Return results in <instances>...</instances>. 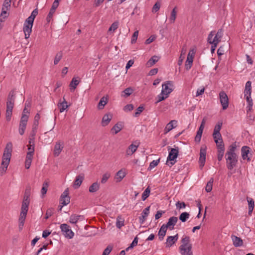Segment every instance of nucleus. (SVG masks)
Returning <instances> with one entry per match:
<instances>
[{
	"label": "nucleus",
	"instance_id": "1",
	"mask_svg": "<svg viewBox=\"0 0 255 255\" xmlns=\"http://www.w3.org/2000/svg\"><path fill=\"white\" fill-rule=\"evenodd\" d=\"M236 149L235 144L231 145L225 154L227 167L230 170L236 166L238 162V156L235 153Z\"/></svg>",
	"mask_w": 255,
	"mask_h": 255
},
{
	"label": "nucleus",
	"instance_id": "2",
	"mask_svg": "<svg viewBox=\"0 0 255 255\" xmlns=\"http://www.w3.org/2000/svg\"><path fill=\"white\" fill-rule=\"evenodd\" d=\"M12 150V143L10 142L7 143L2 157V161L0 167V173L2 175L5 173L9 164Z\"/></svg>",
	"mask_w": 255,
	"mask_h": 255
},
{
	"label": "nucleus",
	"instance_id": "3",
	"mask_svg": "<svg viewBox=\"0 0 255 255\" xmlns=\"http://www.w3.org/2000/svg\"><path fill=\"white\" fill-rule=\"evenodd\" d=\"M15 102V93L13 90L9 92L6 101V110L5 119L7 121H9L12 116V110Z\"/></svg>",
	"mask_w": 255,
	"mask_h": 255
},
{
	"label": "nucleus",
	"instance_id": "4",
	"mask_svg": "<svg viewBox=\"0 0 255 255\" xmlns=\"http://www.w3.org/2000/svg\"><path fill=\"white\" fill-rule=\"evenodd\" d=\"M182 245L179 247L180 253L182 255H193L192 251V244L190 243V237L185 236L182 238Z\"/></svg>",
	"mask_w": 255,
	"mask_h": 255
},
{
	"label": "nucleus",
	"instance_id": "5",
	"mask_svg": "<svg viewBox=\"0 0 255 255\" xmlns=\"http://www.w3.org/2000/svg\"><path fill=\"white\" fill-rule=\"evenodd\" d=\"M178 148H171L170 151L169 152V155L167 157V159L166 164L170 166L173 165L175 161H173L178 155Z\"/></svg>",
	"mask_w": 255,
	"mask_h": 255
},
{
	"label": "nucleus",
	"instance_id": "6",
	"mask_svg": "<svg viewBox=\"0 0 255 255\" xmlns=\"http://www.w3.org/2000/svg\"><path fill=\"white\" fill-rule=\"evenodd\" d=\"M222 124V122H219L215 127L213 137L215 142H219L220 141H223L222 138V135L220 132Z\"/></svg>",
	"mask_w": 255,
	"mask_h": 255
},
{
	"label": "nucleus",
	"instance_id": "7",
	"mask_svg": "<svg viewBox=\"0 0 255 255\" xmlns=\"http://www.w3.org/2000/svg\"><path fill=\"white\" fill-rule=\"evenodd\" d=\"M161 92L168 97L169 95L173 90V82L171 81H167L162 85Z\"/></svg>",
	"mask_w": 255,
	"mask_h": 255
},
{
	"label": "nucleus",
	"instance_id": "8",
	"mask_svg": "<svg viewBox=\"0 0 255 255\" xmlns=\"http://www.w3.org/2000/svg\"><path fill=\"white\" fill-rule=\"evenodd\" d=\"M33 22L25 20L23 27V31L24 33V36L25 39H28L32 32V28L33 26Z\"/></svg>",
	"mask_w": 255,
	"mask_h": 255
},
{
	"label": "nucleus",
	"instance_id": "9",
	"mask_svg": "<svg viewBox=\"0 0 255 255\" xmlns=\"http://www.w3.org/2000/svg\"><path fill=\"white\" fill-rule=\"evenodd\" d=\"M29 116H21L18 127L19 133L22 135L25 132Z\"/></svg>",
	"mask_w": 255,
	"mask_h": 255
},
{
	"label": "nucleus",
	"instance_id": "10",
	"mask_svg": "<svg viewBox=\"0 0 255 255\" xmlns=\"http://www.w3.org/2000/svg\"><path fill=\"white\" fill-rule=\"evenodd\" d=\"M60 228L65 237L69 239H72L73 237L74 234L67 224H62L60 225Z\"/></svg>",
	"mask_w": 255,
	"mask_h": 255
},
{
	"label": "nucleus",
	"instance_id": "11",
	"mask_svg": "<svg viewBox=\"0 0 255 255\" xmlns=\"http://www.w3.org/2000/svg\"><path fill=\"white\" fill-rule=\"evenodd\" d=\"M219 98L223 110H226L229 106V99L227 95L224 91H221L219 93Z\"/></svg>",
	"mask_w": 255,
	"mask_h": 255
},
{
	"label": "nucleus",
	"instance_id": "12",
	"mask_svg": "<svg viewBox=\"0 0 255 255\" xmlns=\"http://www.w3.org/2000/svg\"><path fill=\"white\" fill-rule=\"evenodd\" d=\"M70 202V197L69 196V189L67 188L61 194L60 198V203L61 205H67Z\"/></svg>",
	"mask_w": 255,
	"mask_h": 255
},
{
	"label": "nucleus",
	"instance_id": "13",
	"mask_svg": "<svg viewBox=\"0 0 255 255\" xmlns=\"http://www.w3.org/2000/svg\"><path fill=\"white\" fill-rule=\"evenodd\" d=\"M207 146L205 145H202L200 148L199 164L201 168H202L205 162L206 155Z\"/></svg>",
	"mask_w": 255,
	"mask_h": 255
},
{
	"label": "nucleus",
	"instance_id": "14",
	"mask_svg": "<svg viewBox=\"0 0 255 255\" xmlns=\"http://www.w3.org/2000/svg\"><path fill=\"white\" fill-rule=\"evenodd\" d=\"M218 148V160L220 161L223 159L224 155L225 146L223 141L216 142Z\"/></svg>",
	"mask_w": 255,
	"mask_h": 255
},
{
	"label": "nucleus",
	"instance_id": "15",
	"mask_svg": "<svg viewBox=\"0 0 255 255\" xmlns=\"http://www.w3.org/2000/svg\"><path fill=\"white\" fill-rule=\"evenodd\" d=\"M178 222V218L176 217H170L166 224H163L164 225L166 229H168L169 230L171 231L174 229V226Z\"/></svg>",
	"mask_w": 255,
	"mask_h": 255
},
{
	"label": "nucleus",
	"instance_id": "16",
	"mask_svg": "<svg viewBox=\"0 0 255 255\" xmlns=\"http://www.w3.org/2000/svg\"><path fill=\"white\" fill-rule=\"evenodd\" d=\"M64 143L63 142L58 141L56 142L54 146L53 153L55 156H58L62 151L64 146Z\"/></svg>",
	"mask_w": 255,
	"mask_h": 255
},
{
	"label": "nucleus",
	"instance_id": "17",
	"mask_svg": "<svg viewBox=\"0 0 255 255\" xmlns=\"http://www.w3.org/2000/svg\"><path fill=\"white\" fill-rule=\"evenodd\" d=\"M84 179V174L83 173H81L77 176L74 182L73 187L75 189L78 188L81 185Z\"/></svg>",
	"mask_w": 255,
	"mask_h": 255
},
{
	"label": "nucleus",
	"instance_id": "18",
	"mask_svg": "<svg viewBox=\"0 0 255 255\" xmlns=\"http://www.w3.org/2000/svg\"><path fill=\"white\" fill-rule=\"evenodd\" d=\"M178 235L177 234L174 236H168L166 239V242L165 243L166 247H171L173 244L175 243V242L178 240Z\"/></svg>",
	"mask_w": 255,
	"mask_h": 255
},
{
	"label": "nucleus",
	"instance_id": "19",
	"mask_svg": "<svg viewBox=\"0 0 255 255\" xmlns=\"http://www.w3.org/2000/svg\"><path fill=\"white\" fill-rule=\"evenodd\" d=\"M59 5V3H57V0L54 1L52 4L51 8H50V11L47 15L46 20L47 22H49L51 19L52 18L53 14L54 13L56 9Z\"/></svg>",
	"mask_w": 255,
	"mask_h": 255
},
{
	"label": "nucleus",
	"instance_id": "20",
	"mask_svg": "<svg viewBox=\"0 0 255 255\" xmlns=\"http://www.w3.org/2000/svg\"><path fill=\"white\" fill-rule=\"evenodd\" d=\"M177 121L176 120H172L168 123L164 128V133L166 134L168 133L172 129L176 128L177 126Z\"/></svg>",
	"mask_w": 255,
	"mask_h": 255
},
{
	"label": "nucleus",
	"instance_id": "21",
	"mask_svg": "<svg viewBox=\"0 0 255 255\" xmlns=\"http://www.w3.org/2000/svg\"><path fill=\"white\" fill-rule=\"evenodd\" d=\"M250 148L248 146H244L241 149L242 156L243 159H247L248 161H250L251 158L249 157L248 154L250 152Z\"/></svg>",
	"mask_w": 255,
	"mask_h": 255
},
{
	"label": "nucleus",
	"instance_id": "22",
	"mask_svg": "<svg viewBox=\"0 0 255 255\" xmlns=\"http://www.w3.org/2000/svg\"><path fill=\"white\" fill-rule=\"evenodd\" d=\"M124 128L122 122L117 123L111 129V132L114 134H117L120 132Z\"/></svg>",
	"mask_w": 255,
	"mask_h": 255
},
{
	"label": "nucleus",
	"instance_id": "23",
	"mask_svg": "<svg viewBox=\"0 0 255 255\" xmlns=\"http://www.w3.org/2000/svg\"><path fill=\"white\" fill-rule=\"evenodd\" d=\"M139 146V144L137 145H135L133 144H130L128 148L126 150V154L127 155H131L133 153H134L137 150L138 147Z\"/></svg>",
	"mask_w": 255,
	"mask_h": 255
},
{
	"label": "nucleus",
	"instance_id": "24",
	"mask_svg": "<svg viewBox=\"0 0 255 255\" xmlns=\"http://www.w3.org/2000/svg\"><path fill=\"white\" fill-rule=\"evenodd\" d=\"M112 118V115L110 114H106L103 117L102 120V125L103 127H105L107 126L110 121H111Z\"/></svg>",
	"mask_w": 255,
	"mask_h": 255
},
{
	"label": "nucleus",
	"instance_id": "25",
	"mask_svg": "<svg viewBox=\"0 0 255 255\" xmlns=\"http://www.w3.org/2000/svg\"><path fill=\"white\" fill-rule=\"evenodd\" d=\"M149 209L150 206L146 207L143 210L141 216L139 217V221L141 224H142L144 222L146 217L148 215L149 213Z\"/></svg>",
	"mask_w": 255,
	"mask_h": 255
},
{
	"label": "nucleus",
	"instance_id": "26",
	"mask_svg": "<svg viewBox=\"0 0 255 255\" xmlns=\"http://www.w3.org/2000/svg\"><path fill=\"white\" fill-rule=\"evenodd\" d=\"M167 230V229L165 228L164 225H162L161 226L158 233V236L160 241H162L163 240L164 237L166 235Z\"/></svg>",
	"mask_w": 255,
	"mask_h": 255
},
{
	"label": "nucleus",
	"instance_id": "27",
	"mask_svg": "<svg viewBox=\"0 0 255 255\" xmlns=\"http://www.w3.org/2000/svg\"><path fill=\"white\" fill-rule=\"evenodd\" d=\"M223 32L222 29L218 30L212 42L218 44V43L221 41V39L223 36Z\"/></svg>",
	"mask_w": 255,
	"mask_h": 255
},
{
	"label": "nucleus",
	"instance_id": "28",
	"mask_svg": "<svg viewBox=\"0 0 255 255\" xmlns=\"http://www.w3.org/2000/svg\"><path fill=\"white\" fill-rule=\"evenodd\" d=\"M26 215L27 213L22 212H20V215L19 218V228L20 230H22V227L24 224Z\"/></svg>",
	"mask_w": 255,
	"mask_h": 255
},
{
	"label": "nucleus",
	"instance_id": "29",
	"mask_svg": "<svg viewBox=\"0 0 255 255\" xmlns=\"http://www.w3.org/2000/svg\"><path fill=\"white\" fill-rule=\"evenodd\" d=\"M247 200L249 205V212L248 214L249 215H251L255 206V202L254 200L249 197H247Z\"/></svg>",
	"mask_w": 255,
	"mask_h": 255
},
{
	"label": "nucleus",
	"instance_id": "30",
	"mask_svg": "<svg viewBox=\"0 0 255 255\" xmlns=\"http://www.w3.org/2000/svg\"><path fill=\"white\" fill-rule=\"evenodd\" d=\"M159 59V57L157 56H153L147 62L146 65L147 67H151L154 65Z\"/></svg>",
	"mask_w": 255,
	"mask_h": 255
},
{
	"label": "nucleus",
	"instance_id": "31",
	"mask_svg": "<svg viewBox=\"0 0 255 255\" xmlns=\"http://www.w3.org/2000/svg\"><path fill=\"white\" fill-rule=\"evenodd\" d=\"M108 102V96H104L102 97L98 103V107L99 109L102 110L104 108V106L107 104Z\"/></svg>",
	"mask_w": 255,
	"mask_h": 255
},
{
	"label": "nucleus",
	"instance_id": "32",
	"mask_svg": "<svg viewBox=\"0 0 255 255\" xmlns=\"http://www.w3.org/2000/svg\"><path fill=\"white\" fill-rule=\"evenodd\" d=\"M33 156L30 153L26 154L25 161V167L26 169H29L30 167Z\"/></svg>",
	"mask_w": 255,
	"mask_h": 255
},
{
	"label": "nucleus",
	"instance_id": "33",
	"mask_svg": "<svg viewBox=\"0 0 255 255\" xmlns=\"http://www.w3.org/2000/svg\"><path fill=\"white\" fill-rule=\"evenodd\" d=\"M58 107L59 109L60 113H62L65 110H66L69 106L67 105V102L65 100V98H63V101L59 102L58 104Z\"/></svg>",
	"mask_w": 255,
	"mask_h": 255
},
{
	"label": "nucleus",
	"instance_id": "34",
	"mask_svg": "<svg viewBox=\"0 0 255 255\" xmlns=\"http://www.w3.org/2000/svg\"><path fill=\"white\" fill-rule=\"evenodd\" d=\"M29 204V200L23 199L21 208V212L27 213Z\"/></svg>",
	"mask_w": 255,
	"mask_h": 255
},
{
	"label": "nucleus",
	"instance_id": "35",
	"mask_svg": "<svg viewBox=\"0 0 255 255\" xmlns=\"http://www.w3.org/2000/svg\"><path fill=\"white\" fill-rule=\"evenodd\" d=\"M186 53V48L185 46H183L182 48L181 54L179 58V60L178 61V64L179 65H181L183 62V61L184 59V56Z\"/></svg>",
	"mask_w": 255,
	"mask_h": 255
},
{
	"label": "nucleus",
	"instance_id": "36",
	"mask_svg": "<svg viewBox=\"0 0 255 255\" xmlns=\"http://www.w3.org/2000/svg\"><path fill=\"white\" fill-rule=\"evenodd\" d=\"M100 188V185L97 182H94L93 183L90 187L89 189V191L91 193H94L97 192Z\"/></svg>",
	"mask_w": 255,
	"mask_h": 255
},
{
	"label": "nucleus",
	"instance_id": "37",
	"mask_svg": "<svg viewBox=\"0 0 255 255\" xmlns=\"http://www.w3.org/2000/svg\"><path fill=\"white\" fill-rule=\"evenodd\" d=\"M124 222L125 220L122 217V216L120 215L118 216L117 218V227L119 229H121L123 226L125 225Z\"/></svg>",
	"mask_w": 255,
	"mask_h": 255
},
{
	"label": "nucleus",
	"instance_id": "38",
	"mask_svg": "<svg viewBox=\"0 0 255 255\" xmlns=\"http://www.w3.org/2000/svg\"><path fill=\"white\" fill-rule=\"evenodd\" d=\"M233 241L235 247H240L242 246L243 244V240L240 238L236 236H234L233 238Z\"/></svg>",
	"mask_w": 255,
	"mask_h": 255
},
{
	"label": "nucleus",
	"instance_id": "39",
	"mask_svg": "<svg viewBox=\"0 0 255 255\" xmlns=\"http://www.w3.org/2000/svg\"><path fill=\"white\" fill-rule=\"evenodd\" d=\"M176 7H175L171 12L170 16L169 17V20L171 23H174L176 18L177 11Z\"/></svg>",
	"mask_w": 255,
	"mask_h": 255
},
{
	"label": "nucleus",
	"instance_id": "40",
	"mask_svg": "<svg viewBox=\"0 0 255 255\" xmlns=\"http://www.w3.org/2000/svg\"><path fill=\"white\" fill-rule=\"evenodd\" d=\"M80 217H81V215L73 214L70 217L69 222L71 224H76L78 221Z\"/></svg>",
	"mask_w": 255,
	"mask_h": 255
},
{
	"label": "nucleus",
	"instance_id": "41",
	"mask_svg": "<svg viewBox=\"0 0 255 255\" xmlns=\"http://www.w3.org/2000/svg\"><path fill=\"white\" fill-rule=\"evenodd\" d=\"M79 81L76 79L75 78H73L70 84V88L71 90H74L76 88V87L79 84Z\"/></svg>",
	"mask_w": 255,
	"mask_h": 255
},
{
	"label": "nucleus",
	"instance_id": "42",
	"mask_svg": "<svg viewBox=\"0 0 255 255\" xmlns=\"http://www.w3.org/2000/svg\"><path fill=\"white\" fill-rule=\"evenodd\" d=\"M190 215L188 212H183L179 216V220L182 222H185L189 218Z\"/></svg>",
	"mask_w": 255,
	"mask_h": 255
},
{
	"label": "nucleus",
	"instance_id": "43",
	"mask_svg": "<svg viewBox=\"0 0 255 255\" xmlns=\"http://www.w3.org/2000/svg\"><path fill=\"white\" fill-rule=\"evenodd\" d=\"M37 14L38 10L37 9H35L33 10V11L31 13V15L26 19V20L33 22Z\"/></svg>",
	"mask_w": 255,
	"mask_h": 255
},
{
	"label": "nucleus",
	"instance_id": "44",
	"mask_svg": "<svg viewBox=\"0 0 255 255\" xmlns=\"http://www.w3.org/2000/svg\"><path fill=\"white\" fill-rule=\"evenodd\" d=\"M213 182L214 179L213 178H211L208 182L205 188L206 192H210L212 191Z\"/></svg>",
	"mask_w": 255,
	"mask_h": 255
},
{
	"label": "nucleus",
	"instance_id": "45",
	"mask_svg": "<svg viewBox=\"0 0 255 255\" xmlns=\"http://www.w3.org/2000/svg\"><path fill=\"white\" fill-rule=\"evenodd\" d=\"M126 176V173L122 170H119L117 173V181H121Z\"/></svg>",
	"mask_w": 255,
	"mask_h": 255
},
{
	"label": "nucleus",
	"instance_id": "46",
	"mask_svg": "<svg viewBox=\"0 0 255 255\" xmlns=\"http://www.w3.org/2000/svg\"><path fill=\"white\" fill-rule=\"evenodd\" d=\"M48 186H49L48 182H47V181H44L43 182V185H42V187L41 190V193L42 196H43L45 194H46V193L47 191V188L48 187Z\"/></svg>",
	"mask_w": 255,
	"mask_h": 255
},
{
	"label": "nucleus",
	"instance_id": "47",
	"mask_svg": "<svg viewBox=\"0 0 255 255\" xmlns=\"http://www.w3.org/2000/svg\"><path fill=\"white\" fill-rule=\"evenodd\" d=\"M63 56L62 52L61 51L58 52L55 55L54 64V65H57L60 60L61 59Z\"/></svg>",
	"mask_w": 255,
	"mask_h": 255
},
{
	"label": "nucleus",
	"instance_id": "48",
	"mask_svg": "<svg viewBox=\"0 0 255 255\" xmlns=\"http://www.w3.org/2000/svg\"><path fill=\"white\" fill-rule=\"evenodd\" d=\"M167 98V96L165 95L164 94H162V93L161 92V93L156 98V101L155 102V104H157L158 103L164 100Z\"/></svg>",
	"mask_w": 255,
	"mask_h": 255
},
{
	"label": "nucleus",
	"instance_id": "49",
	"mask_svg": "<svg viewBox=\"0 0 255 255\" xmlns=\"http://www.w3.org/2000/svg\"><path fill=\"white\" fill-rule=\"evenodd\" d=\"M150 192V189L149 187L146 188L142 194V199L144 201L149 196Z\"/></svg>",
	"mask_w": 255,
	"mask_h": 255
},
{
	"label": "nucleus",
	"instance_id": "50",
	"mask_svg": "<svg viewBox=\"0 0 255 255\" xmlns=\"http://www.w3.org/2000/svg\"><path fill=\"white\" fill-rule=\"evenodd\" d=\"M159 161H160V158H159L158 159L156 160H153L152 162H151L150 163L148 170H151V169L156 167L159 163Z\"/></svg>",
	"mask_w": 255,
	"mask_h": 255
},
{
	"label": "nucleus",
	"instance_id": "51",
	"mask_svg": "<svg viewBox=\"0 0 255 255\" xmlns=\"http://www.w3.org/2000/svg\"><path fill=\"white\" fill-rule=\"evenodd\" d=\"M195 51L194 49L190 50L187 58L186 60H189L191 62H193V57L195 54Z\"/></svg>",
	"mask_w": 255,
	"mask_h": 255
},
{
	"label": "nucleus",
	"instance_id": "52",
	"mask_svg": "<svg viewBox=\"0 0 255 255\" xmlns=\"http://www.w3.org/2000/svg\"><path fill=\"white\" fill-rule=\"evenodd\" d=\"M137 243H138V238L137 237H135L134 238L133 241L131 243V244L130 245V246L128 247L126 249V250L127 251H128L129 249L133 248L134 246H136L137 245Z\"/></svg>",
	"mask_w": 255,
	"mask_h": 255
},
{
	"label": "nucleus",
	"instance_id": "53",
	"mask_svg": "<svg viewBox=\"0 0 255 255\" xmlns=\"http://www.w3.org/2000/svg\"><path fill=\"white\" fill-rule=\"evenodd\" d=\"M119 26V22L115 21L112 24L110 28H109V31H115Z\"/></svg>",
	"mask_w": 255,
	"mask_h": 255
},
{
	"label": "nucleus",
	"instance_id": "54",
	"mask_svg": "<svg viewBox=\"0 0 255 255\" xmlns=\"http://www.w3.org/2000/svg\"><path fill=\"white\" fill-rule=\"evenodd\" d=\"M30 195V188L27 187L25 190V193L23 197L24 199L29 200V196Z\"/></svg>",
	"mask_w": 255,
	"mask_h": 255
},
{
	"label": "nucleus",
	"instance_id": "55",
	"mask_svg": "<svg viewBox=\"0 0 255 255\" xmlns=\"http://www.w3.org/2000/svg\"><path fill=\"white\" fill-rule=\"evenodd\" d=\"M113 249V246L112 245H109L104 250L102 255H109Z\"/></svg>",
	"mask_w": 255,
	"mask_h": 255
},
{
	"label": "nucleus",
	"instance_id": "56",
	"mask_svg": "<svg viewBox=\"0 0 255 255\" xmlns=\"http://www.w3.org/2000/svg\"><path fill=\"white\" fill-rule=\"evenodd\" d=\"M11 4V0H4V1L2 5V7L6 9V10L9 9Z\"/></svg>",
	"mask_w": 255,
	"mask_h": 255
},
{
	"label": "nucleus",
	"instance_id": "57",
	"mask_svg": "<svg viewBox=\"0 0 255 255\" xmlns=\"http://www.w3.org/2000/svg\"><path fill=\"white\" fill-rule=\"evenodd\" d=\"M110 174L109 173H106L104 174L102 176V178L101 179V183L102 184L105 183L107 181L108 179L110 178Z\"/></svg>",
	"mask_w": 255,
	"mask_h": 255
},
{
	"label": "nucleus",
	"instance_id": "58",
	"mask_svg": "<svg viewBox=\"0 0 255 255\" xmlns=\"http://www.w3.org/2000/svg\"><path fill=\"white\" fill-rule=\"evenodd\" d=\"M138 30H136L134 32V33L132 36L131 40V43L132 44L134 43L136 41V40H137V38L138 37Z\"/></svg>",
	"mask_w": 255,
	"mask_h": 255
},
{
	"label": "nucleus",
	"instance_id": "59",
	"mask_svg": "<svg viewBox=\"0 0 255 255\" xmlns=\"http://www.w3.org/2000/svg\"><path fill=\"white\" fill-rule=\"evenodd\" d=\"M123 92L125 94V95L124 96L128 97L130 95H131L133 92V90L132 88L129 87L126 88Z\"/></svg>",
	"mask_w": 255,
	"mask_h": 255
},
{
	"label": "nucleus",
	"instance_id": "60",
	"mask_svg": "<svg viewBox=\"0 0 255 255\" xmlns=\"http://www.w3.org/2000/svg\"><path fill=\"white\" fill-rule=\"evenodd\" d=\"M54 209L53 208L48 209L45 214V219H47L51 217L53 214Z\"/></svg>",
	"mask_w": 255,
	"mask_h": 255
},
{
	"label": "nucleus",
	"instance_id": "61",
	"mask_svg": "<svg viewBox=\"0 0 255 255\" xmlns=\"http://www.w3.org/2000/svg\"><path fill=\"white\" fill-rule=\"evenodd\" d=\"M143 110L144 108L143 106H139V107H138L137 109H136V112L134 113V116L135 117H138L143 111Z\"/></svg>",
	"mask_w": 255,
	"mask_h": 255
},
{
	"label": "nucleus",
	"instance_id": "62",
	"mask_svg": "<svg viewBox=\"0 0 255 255\" xmlns=\"http://www.w3.org/2000/svg\"><path fill=\"white\" fill-rule=\"evenodd\" d=\"M134 109V107L132 104L127 105L124 108V110L125 112H129L132 111Z\"/></svg>",
	"mask_w": 255,
	"mask_h": 255
},
{
	"label": "nucleus",
	"instance_id": "63",
	"mask_svg": "<svg viewBox=\"0 0 255 255\" xmlns=\"http://www.w3.org/2000/svg\"><path fill=\"white\" fill-rule=\"evenodd\" d=\"M160 7V4L159 2H156L152 7L153 12H157L159 10Z\"/></svg>",
	"mask_w": 255,
	"mask_h": 255
},
{
	"label": "nucleus",
	"instance_id": "64",
	"mask_svg": "<svg viewBox=\"0 0 255 255\" xmlns=\"http://www.w3.org/2000/svg\"><path fill=\"white\" fill-rule=\"evenodd\" d=\"M176 206L177 208H178L179 209L181 208H184L186 207V204L184 202H180V201H178L176 203Z\"/></svg>",
	"mask_w": 255,
	"mask_h": 255
}]
</instances>
